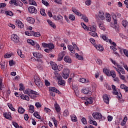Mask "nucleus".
Here are the masks:
<instances>
[{"mask_svg":"<svg viewBox=\"0 0 128 128\" xmlns=\"http://www.w3.org/2000/svg\"><path fill=\"white\" fill-rule=\"evenodd\" d=\"M112 18L114 20V28H115L116 32H118L120 30V28H118V26L116 25L118 24V20H116V15L114 14V13L112 14Z\"/></svg>","mask_w":128,"mask_h":128,"instance_id":"3","label":"nucleus"},{"mask_svg":"<svg viewBox=\"0 0 128 128\" xmlns=\"http://www.w3.org/2000/svg\"><path fill=\"white\" fill-rule=\"evenodd\" d=\"M16 25L18 26V28H24V25L20 20H16Z\"/></svg>","mask_w":128,"mask_h":128,"instance_id":"16","label":"nucleus"},{"mask_svg":"<svg viewBox=\"0 0 128 128\" xmlns=\"http://www.w3.org/2000/svg\"><path fill=\"white\" fill-rule=\"evenodd\" d=\"M110 14L106 16V20H107V22H110Z\"/></svg>","mask_w":128,"mask_h":128,"instance_id":"63","label":"nucleus"},{"mask_svg":"<svg viewBox=\"0 0 128 128\" xmlns=\"http://www.w3.org/2000/svg\"><path fill=\"white\" fill-rule=\"evenodd\" d=\"M79 82H88V80L86 81V80L84 79V78H82L79 80Z\"/></svg>","mask_w":128,"mask_h":128,"instance_id":"59","label":"nucleus"},{"mask_svg":"<svg viewBox=\"0 0 128 128\" xmlns=\"http://www.w3.org/2000/svg\"><path fill=\"white\" fill-rule=\"evenodd\" d=\"M70 116L72 122H78V118H76V115L72 114Z\"/></svg>","mask_w":128,"mask_h":128,"instance_id":"36","label":"nucleus"},{"mask_svg":"<svg viewBox=\"0 0 128 128\" xmlns=\"http://www.w3.org/2000/svg\"><path fill=\"white\" fill-rule=\"evenodd\" d=\"M30 4H32V6H36V2L34 0H30L28 2Z\"/></svg>","mask_w":128,"mask_h":128,"instance_id":"52","label":"nucleus"},{"mask_svg":"<svg viewBox=\"0 0 128 128\" xmlns=\"http://www.w3.org/2000/svg\"><path fill=\"white\" fill-rule=\"evenodd\" d=\"M82 18L84 20V22H88V17H86V15H82Z\"/></svg>","mask_w":128,"mask_h":128,"instance_id":"44","label":"nucleus"},{"mask_svg":"<svg viewBox=\"0 0 128 128\" xmlns=\"http://www.w3.org/2000/svg\"><path fill=\"white\" fill-rule=\"evenodd\" d=\"M32 90L28 88L24 90V94H28V96H30V92H32Z\"/></svg>","mask_w":128,"mask_h":128,"instance_id":"32","label":"nucleus"},{"mask_svg":"<svg viewBox=\"0 0 128 128\" xmlns=\"http://www.w3.org/2000/svg\"><path fill=\"white\" fill-rule=\"evenodd\" d=\"M50 64L52 66V70H58V65L56 63L52 62H50Z\"/></svg>","mask_w":128,"mask_h":128,"instance_id":"13","label":"nucleus"},{"mask_svg":"<svg viewBox=\"0 0 128 128\" xmlns=\"http://www.w3.org/2000/svg\"><path fill=\"white\" fill-rule=\"evenodd\" d=\"M98 17L100 20H104V13L102 11L99 12V14H98Z\"/></svg>","mask_w":128,"mask_h":128,"instance_id":"19","label":"nucleus"},{"mask_svg":"<svg viewBox=\"0 0 128 128\" xmlns=\"http://www.w3.org/2000/svg\"><path fill=\"white\" fill-rule=\"evenodd\" d=\"M68 50H69L72 54H76V52H74V49L72 46L68 45Z\"/></svg>","mask_w":128,"mask_h":128,"instance_id":"23","label":"nucleus"},{"mask_svg":"<svg viewBox=\"0 0 128 128\" xmlns=\"http://www.w3.org/2000/svg\"><path fill=\"white\" fill-rule=\"evenodd\" d=\"M36 96H38V92L33 90H32L30 94H29V96H30L32 100H35L36 98Z\"/></svg>","mask_w":128,"mask_h":128,"instance_id":"7","label":"nucleus"},{"mask_svg":"<svg viewBox=\"0 0 128 128\" xmlns=\"http://www.w3.org/2000/svg\"><path fill=\"white\" fill-rule=\"evenodd\" d=\"M118 74L120 76V78H121V80H126V76H124L122 75V73H120V72H119Z\"/></svg>","mask_w":128,"mask_h":128,"instance_id":"51","label":"nucleus"},{"mask_svg":"<svg viewBox=\"0 0 128 128\" xmlns=\"http://www.w3.org/2000/svg\"><path fill=\"white\" fill-rule=\"evenodd\" d=\"M34 116H35V118H38V120H40V118H42V117L40 116V114H38V112H35L34 113Z\"/></svg>","mask_w":128,"mask_h":128,"instance_id":"35","label":"nucleus"},{"mask_svg":"<svg viewBox=\"0 0 128 128\" xmlns=\"http://www.w3.org/2000/svg\"><path fill=\"white\" fill-rule=\"evenodd\" d=\"M17 53L18 56H20L22 58H24V56L22 55V50L18 49L17 50Z\"/></svg>","mask_w":128,"mask_h":128,"instance_id":"31","label":"nucleus"},{"mask_svg":"<svg viewBox=\"0 0 128 128\" xmlns=\"http://www.w3.org/2000/svg\"><path fill=\"white\" fill-rule=\"evenodd\" d=\"M54 18L56 20H62V16L61 15H58L57 16H54Z\"/></svg>","mask_w":128,"mask_h":128,"instance_id":"30","label":"nucleus"},{"mask_svg":"<svg viewBox=\"0 0 128 128\" xmlns=\"http://www.w3.org/2000/svg\"><path fill=\"white\" fill-rule=\"evenodd\" d=\"M92 97H90L86 100V102H85V104L86 106H87V104H92Z\"/></svg>","mask_w":128,"mask_h":128,"instance_id":"18","label":"nucleus"},{"mask_svg":"<svg viewBox=\"0 0 128 128\" xmlns=\"http://www.w3.org/2000/svg\"><path fill=\"white\" fill-rule=\"evenodd\" d=\"M119 72H120L122 74H126V72L124 71V68H122L119 69Z\"/></svg>","mask_w":128,"mask_h":128,"instance_id":"57","label":"nucleus"},{"mask_svg":"<svg viewBox=\"0 0 128 128\" xmlns=\"http://www.w3.org/2000/svg\"><path fill=\"white\" fill-rule=\"evenodd\" d=\"M28 12L30 14H36L38 12V10L34 7L33 6H30L28 8Z\"/></svg>","mask_w":128,"mask_h":128,"instance_id":"8","label":"nucleus"},{"mask_svg":"<svg viewBox=\"0 0 128 128\" xmlns=\"http://www.w3.org/2000/svg\"><path fill=\"white\" fill-rule=\"evenodd\" d=\"M99 27L100 30H106V28L104 27V25L103 24H100Z\"/></svg>","mask_w":128,"mask_h":128,"instance_id":"46","label":"nucleus"},{"mask_svg":"<svg viewBox=\"0 0 128 128\" xmlns=\"http://www.w3.org/2000/svg\"><path fill=\"white\" fill-rule=\"evenodd\" d=\"M128 120V117H124L123 121L121 123V126H124L126 124V121Z\"/></svg>","mask_w":128,"mask_h":128,"instance_id":"37","label":"nucleus"},{"mask_svg":"<svg viewBox=\"0 0 128 128\" xmlns=\"http://www.w3.org/2000/svg\"><path fill=\"white\" fill-rule=\"evenodd\" d=\"M112 76V78H116V72L114 70H112L110 72V76Z\"/></svg>","mask_w":128,"mask_h":128,"instance_id":"33","label":"nucleus"},{"mask_svg":"<svg viewBox=\"0 0 128 128\" xmlns=\"http://www.w3.org/2000/svg\"><path fill=\"white\" fill-rule=\"evenodd\" d=\"M103 72H104V74H106V76H110V71L108 70L106 68H104Z\"/></svg>","mask_w":128,"mask_h":128,"instance_id":"41","label":"nucleus"},{"mask_svg":"<svg viewBox=\"0 0 128 128\" xmlns=\"http://www.w3.org/2000/svg\"><path fill=\"white\" fill-rule=\"evenodd\" d=\"M82 92H83V94H88V96H92V92H90L86 88L82 89Z\"/></svg>","mask_w":128,"mask_h":128,"instance_id":"17","label":"nucleus"},{"mask_svg":"<svg viewBox=\"0 0 128 128\" xmlns=\"http://www.w3.org/2000/svg\"><path fill=\"white\" fill-rule=\"evenodd\" d=\"M124 54L125 56L128 58V51L126 50H124Z\"/></svg>","mask_w":128,"mask_h":128,"instance_id":"64","label":"nucleus"},{"mask_svg":"<svg viewBox=\"0 0 128 128\" xmlns=\"http://www.w3.org/2000/svg\"><path fill=\"white\" fill-rule=\"evenodd\" d=\"M82 124H87L86 119V118H82Z\"/></svg>","mask_w":128,"mask_h":128,"instance_id":"61","label":"nucleus"},{"mask_svg":"<svg viewBox=\"0 0 128 128\" xmlns=\"http://www.w3.org/2000/svg\"><path fill=\"white\" fill-rule=\"evenodd\" d=\"M50 92H56V94H60V90H58L56 88L52 87L50 89Z\"/></svg>","mask_w":128,"mask_h":128,"instance_id":"26","label":"nucleus"},{"mask_svg":"<svg viewBox=\"0 0 128 128\" xmlns=\"http://www.w3.org/2000/svg\"><path fill=\"white\" fill-rule=\"evenodd\" d=\"M6 16H13L14 13H12L11 11H6Z\"/></svg>","mask_w":128,"mask_h":128,"instance_id":"49","label":"nucleus"},{"mask_svg":"<svg viewBox=\"0 0 128 128\" xmlns=\"http://www.w3.org/2000/svg\"><path fill=\"white\" fill-rule=\"evenodd\" d=\"M90 42L94 44V46H96L94 42H96V40H94V39L92 38H90Z\"/></svg>","mask_w":128,"mask_h":128,"instance_id":"60","label":"nucleus"},{"mask_svg":"<svg viewBox=\"0 0 128 128\" xmlns=\"http://www.w3.org/2000/svg\"><path fill=\"white\" fill-rule=\"evenodd\" d=\"M88 120H90L89 123L90 124H94L96 126H98V123L94 121V120H94V118H92V116H88Z\"/></svg>","mask_w":128,"mask_h":128,"instance_id":"10","label":"nucleus"},{"mask_svg":"<svg viewBox=\"0 0 128 128\" xmlns=\"http://www.w3.org/2000/svg\"><path fill=\"white\" fill-rule=\"evenodd\" d=\"M96 50H100V52H102L104 50V48L102 46L100 45H96L94 46Z\"/></svg>","mask_w":128,"mask_h":128,"instance_id":"29","label":"nucleus"},{"mask_svg":"<svg viewBox=\"0 0 128 128\" xmlns=\"http://www.w3.org/2000/svg\"><path fill=\"white\" fill-rule=\"evenodd\" d=\"M65 55H66V52H62L60 54L58 60L59 62L62 60V58H64V56Z\"/></svg>","mask_w":128,"mask_h":128,"instance_id":"15","label":"nucleus"},{"mask_svg":"<svg viewBox=\"0 0 128 128\" xmlns=\"http://www.w3.org/2000/svg\"><path fill=\"white\" fill-rule=\"evenodd\" d=\"M81 26H82L84 30H88V26L84 22H81Z\"/></svg>","mask_w":128,"mask_h":128,"instance_id":"58","label":"nucleus"},{"mask_svg":"<svg viewBox=\"0 0 128 128\" xmlns=\"http://www.w3.org/2000/svg\"><path fill=\"white\" fill-rule=\"evenodd\" d=\"M102 38L106 42H109V44H112V40H109L108 38L106 37V36L104 35L102 36Z\"/></svg>","mask_w":128,"mask_h":128,"instance_id":"21","label":"nucleus"},{"mask_svg":"<svg viewBox=\"0 0 128 128\" xmlns=\"http://www.w3.org/2000/svg\"><path fill=\"white\" fill-rule=\"evenodd\" d=\"M72 12L75 14H76V16H82V14L80 12H79L78 10L74 7H73L72 8Z\"/></svg>","mask_w":128,"mask_h":128,"instance_id":"12","label":"nucleus"},{"mask_svg":"<svg viewBox=\"0 0 128 128\" xmlns=\"http://www.w3.org/2000/svg\"><path fill=\"white\" fill-rule=\"evenodd\" d=\"M33 56H35V58H36V60L35 59V60H36L37 62H38L43 64L44 62H42V60L40 59L42 58V56H44L42 54L36 52L33 53Z\"/></svg>","mask_w":128,"mask_h":128,"instance_id":"2","label":"nucleus"},{"mask_svg":"<svg viewBox=\"0 0 128 128\" xmlns=\"http://www.w3.org/2000/svg\"><path fill=\"white\" fill-rule=\"evenodd\" d=\"M35 106L37 108H42V104H40V102H36Z\"/></svg>","mask_w":128,"mask_h":128,"instance_id":"56","label":"nucleus"},{"mask_svg":"<svg viewBox=\"0 0 128 128\" xmlns=\"http://www.w3.org/2000/svg\"><path fill=\"white\" fill-rule=\"evenodd\" d=\"M54 108L57 112H60V105H58V104L56 103L54 104Z\"/></svg>","mask_w":128,"mask_h":128,"instance_id":"28","label":"nucleus"},{"mask_svg":"<svg viewBox=\"0 0 128 128\" xmlns=\"http://www.w3.org/2000/svg\"><path fill=\"white\" fill-rule=\"evenodd\" d=\"M70 114L68 113V110H65L64 112V116H68Z\"/></svg>","mask_w":128,"mask_h":128,"instance_id":"55","label":"nucleus"},{"mask_svg":"<svg viewBox=\"0 0 128 128\" xmlns=\"http://www.w3.org/2000/svg\"><path fill=\"white\" fill-rule=\"evenodd\" d=\"M19 90H24V84H20Z\"/></svg>","mask_w":128,"mask_h":128,"instance_id":"54","label":"nucleus"},{"mask_svg":"<svg viewBox=\"0 0 128 128\" xmlns=\"http://www.w3.org/2000/svg\"><path fill=\"white\" fill-rule=\"evenodd\" d=\"M27 22H28L29 24H34V22H36V20H34V18H32V17H28L27 18Z\"/></svg>","mask_w":128,"mask_h":128,"instance_id":"20","label":"nucleus"},{"mask_svg":"<svg viewBox=\"0 0 128 128\" xmlns=\"http://www.w3.org/2000/svg\"><path fill=\"white\" fill-rule=\"evenodd\" d=\"M34 78L36 86H37L38 88H42V86H44V83L42 82L40 78L38 76H34Z\"/></svg>","mask_w":128,"mask_h":128,"instance_id":"4","label":"nucleus"},{"mask_svg":"<svg viewBox=\"0 0 128 128\" xmlns=\"http://www.w3.org/2000/svg\"><path fill=\"white\" fill-rule=\"evenodd\" d=\"M29 111L30 112H31L32 114L34 112V107L32 105H30V106L29 107Z\"/></svg>","mask_w":128,"mask_h":128,"instance_id":"39","label":"nucleus"},{"mask_svg":"<svg viewBox=\"0 0 128 128\" xmlns=\"http://www.w3.org/2000/svg\"><path fill=\"white\" fill-rule=\"evenodd\" d=\"M27 42L29 44H31V46H36V42H34L32 40H28Z\"/></svg>","mask_w":128,"mask_h":128,"instance_id":"25","label":"nucleus"},{"mask_svg":"<svg viewBox=\"0 0 128 128\" xmlns=\"http://www.w3.org/2000/svg\"><path fill=\"white\" fill-rule=\"evenodd\" d=\"M12 124L16 128H20V126H18V124L16 122H12Z\"/></svg>","mask_w":128,"mask_h":128,"instance_id":"62","label":"nucleus"},{"mask_svg":"<svg viewBox=\"0 0 128 128\" xmlns=\"http://www.w3.org/2000/svg\"><path fill=\"white\" fill-rule=\"evenodd\" d=\"M128 24V21L126 20H123L122 21V25L124 26V28H126V26Z\"/></svg>","mask_w":128,"mask_h":128,"instance_id":"47","label":"nucleus"},{"mask_svg":"<svg viewBox=\"0 0 128 128\" xmlns=\"http://www.w3.org/2000/svg\"><path fill=\"white\" fill-rule=\"evenodd\" d=\"M103 100L106 104L110 103V98L106 94L103 95Z\"/></svg>","mask_w":128,"mask_h":128,"instance_id":"11","label":"nucleus"},{"mask_svg":"<svg viewBox=\"0 0 128 128\" xmlns=\"http://www.w3.org/2000/svg\"><path fill=\"white\" fill-rule=\"evenodd\" d=\"M40 12L42 16H46V12H44V8L40 10Z\"/></svg>","mask_w":128,"mask_h":128,"instance_id":"50","label":"nucleus"},{"mask_svg":"<svg viewBox=\"0 0 128 128\" xmlns=\"http://www.w3.org/2000/svg\"><path fill=\"white\" fill-rule=\"evenodd\" d=\"M4 118H7V119L10 118H12L10 112L4 113Z\"/></svg>","mask_w":128,"mask_h":128,"instance_id":"24","label":"nucleus"},{"mask_svg":"<svg viewBox=\"0 0 128 128\" xmlns=\"http://www.w3.org/2000/svg\"><path fill=\"white\" fill-rule=\"evenodd\" d=\"M58 84H60V86H62V84L66 82L64 80H62V78L60 76H58Z\"/></svg>","mask_w":128,"mask_h":128,"instance_id":"9","label":"nucleus"},{"mask_svg":"<svg viewBox=\"0 0 128 128\" xmlns=\"http://www.w3.org/2000/svg\"><path fill=\"white\" fill-rule=\"evenodd\" d=\"M8 108H10V110H12L13 112H16V109L14 108L12 105L10 104V103H8Z\"/></svg>","mask_w":128,"mask_h":128,"instance_id":"43","label":"nucleus"},{"mask_svg":"<svg viewBox=\"0 0 128 128\" xmlns=\"http://www.w3.org/2000/svg\"><path fill=\"white\" fill-rule=\"evenodd\" d=\"M89 34L90 36H94V38H96V36H98V34H96V31L90 32Z\"/></svg>","mask_w":128,"mask_h":128,"instance_id":"38","label":"nucleus"},{"mask_svg":"<svg viewBox=\"0 0 128 128\" xmlns=\"http://www.w3.org/2000/svg\"><path fill=\"white\" fill-rule=\"evenodd\" d=\"M47 48H51V50H52L54 48V45L52 43H48Z\"/></svg>","mask_w":128,"mask_h":128,"instance_id":"45","label":"nucleus"},{"mask_svg":"<svg viewBox=\"0 0 128 128\" xmlns=\"http://www.w3.org/2000/svg\"><path fill=\"white\" fill-rule=\"evenodd\" d=\"M75 56H76V58H78L80 60H84V57L82 56L78 55V53H76L75 54Z\"/></svg>","mask_w":128,"mask_h":128,"instance_id":"42","label":"nucleus"},{"mask_svg":"<svg viewBox=\"0 0 128 128\" xmlns=\"http://www.w3.org/2000/svg\"><path fill=\"white\" fill-rule=\"evenodd\" d=\"M11 40H12L14 42L15 44H18V42H20V38H18V35L16 34H13L12 35Z\"/></svg>","mask_w":128,"mask_h":128,"instance_id":"6","label":"nucleus"},{"mask_svg":"<svg viewBox=\"0 0 128 128\" xmlns=\"http://www.w3.org/2000/svg\"><path fill=\"white\" fill-rule=\"evenodd\" d=\"M92 116L95 120H106V117L102 116V115L100 113L98 112H93Z\"/></svg>","mask_w":128,"mask_h":128,"instance_id":"1","label":"nucleus"},{"mask_svg":"<svg viewBox=\"0 0 128 128\" xmlns=\"http://www.w3.org/2000/svg\"><path fill=\"white\" fill-rule=\"evenodd\" d=\"M64 60L68 64H72V59L70 58V56H65L64 58Z\"/></svg>","mask_w":128,"mask_h":128,"instance_id":"14","label":"nucleus"},{"mask_svg":"<svg viewBox=\"0 0 128 128\" xmlns=\"http://www.w3.org/2000/svg\"><path fill=\"white\" fill-rule=\"evenodd\" d=\"M69 19L71 20H76V17L74 14H70L69 15Z\"/></svg>","mask_w":128,"mask_h":128,"instance_id":"48","label":"nucleus"},{"mask_svg":"<svg viewBox=\"0 0 128 128\" xmlns=\"http://www.w3.org/2000/svg\"><path fill=\"white\" fill-rule=\"evenodd\" d=\"M52 120H53V122H54L55 127L56 128L58 126V120H56L55 118H52Z\"/></svg>","mask_w":128,"mask_h":128,"instance_id":"53","label":"nucleus"},{"mask_svg":"<svg viewBox=\"0 0 128 128\" xmlns=\"http://www.w3.org/2000/svg\"><path fill=\"white\" fill-rule=\"evenodd\" d=\"M10 4H14V6H18V4L16 2V0H10Z\"/></svg>","mask_w":128,"mask_h":128,"instance_id":"40","label":"nucleus"},{"mask_svg":"<svg viewBox=\"0 0 128 128\" xmlns=\"http://www.w3.org/2000/svg\"><path fill=\"white\" fill-rule=\"evenodd\" d=\"M25 112L24 108H22V107H19L18 110V112L19 114H24Z\"/></svg>","mask_w":128,"mask_h":128,"instance_id":"34","label":"nucleus"},{"mask_svg":"<svg viewBox=\"0 0 128 128\" xmlns=\"http://www.w3.org/2000/svg\"><path fill=\"white\" fill-rule=\"evenodd\" d=\"M20 98L22 100H27L28 102H30V97L26 95L22 94L20 96Z\"/></svg>","mask_w":128,"mask_h":128,"instance_id":"22","label":"nucleus"},{"mask_svg":"<svg viewBox=\"0 0 128 128\" xmlns=\"http://www.w3.org/2000/svg\"><path fill=\"white\" fill-rule=\"evenodd\" d=\"M87 30H89L90 32H96V28L94 26H90L88 27Z\"/></svg>","mask_w":128,"mask_h":128,"instance_id":"27","label":"nucleus"},{"mask_svg":"<svg viewBox=\"0 0 128 128\" xmlns=\"http://www.w3.org/2000/svg\"><path fill=\"white\" fill-rule=\"evenodd\" d=\"M62 76L64 80H66L70 76V70L64 69Z\"/></svg>","mask_w":128,"mask_h":128,"instance_id":"5","label":"nucleus"}]
</instances>
